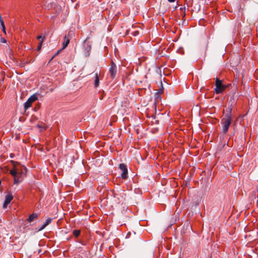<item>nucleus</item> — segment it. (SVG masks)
<instances>
[{
  "label": "nucleus",
  "instance_id": "nucleus-1",
  "mask_svg": "<svg viewBox=\"0 0 258 258\" xmlns=\"http://www.w3.org/2000/svg\"><path fill=\"white\" fill-rule=\"evenodd\" d=\"M231 105L228 108V112L224 115V117L221 120V124L222 125V133L224 134H226L229 128V126L232 122L231 117V111H232Z\"/></svg>",
  "mask_w": 258,
  "mask_h": 258
},
{
  "label": "nucleus",
  "instance_id": "nucleus-2",
  "mask_svg": "<svg viewBox=\"0 0 258 258\" xmlns=\"http://www.w3.org/2000/svg\"><path fill=\"white\" fill-rule=\"evenodd\" d=\"M214 92L216 94H222L226 88V86L222 84V81L218 78L216 79Z\"/></svg>",
  "mask_w": 258,
  "mask_h": 258
},
{
  "label": "nucleus",
  "instance_id": "nucleus-3",
  "mask_svg": "<svg viewBox=\"0 0 258 258\" xmlns=\"http://www.w3.org/2000/svg\"><path fill=\"white\" fill-rule=\"evenodd\" d=\"M117 69L116 64L112 60L109 69V74L112 79H114L117 74Z\"/></svg>",
  "mask_w": 258,
  "mask_h": 258
},
{
  "label": "nucleus",
  "instance_id": "nucleus-4",
  "mask_svg": "<svg viewBox=\"0 0 258 258\" xmlns=\"http://www.w3.org/2000/svg\"><path fill=\"white\" fill-rule=\"evenodd\" d=\"M119 168L122 172L121 174L122 178L126 179L128 177V171L126 165L123 163H121L119 165Z\"/></svg>",
  "mask_w": 258,
  "mask_h": 258
},
{
  "label": "nucleus",
  "instance_id": "nucleus-5",
  "mask_svg": "<svg viewBox=\"0 0 258 258\" xmlns=\"http://www.w3.org/2000/svg\"><path fill=\"white\" fill-rule=\"evenodd\" d=\"M73 34H74V33L73 32L70 31L68 33V35H65V36L64 37V41L63 42L62 49H64L65 48H66L68 46V44L70 43L71 36L72 35H73Z\"/></svg>",
  "mask_w": 258,
  "mask_h": 258
},
{
  "label": "nucleus",
  "instance_id": "nucleus-6",
  "mask_svg": "<svg viewBox=\"0 0 258 258\" xmlns=\"http://www.w3.org/2000/svg\"><path fill=\"white\" fill-rule=\"evenodd\" d=\"M89 37H87L84 41V48L88 55H89V52L91 49V43L89 41Z\"/></svg>",
  "mask_w": 258,
  "mask_h": 258
},
{
  "label": "nucleus",
  "instance_id": "nucleus-7",
  "mask_svg": "<svg viewBox=\"0 0 258 258\" xmlns=\"http://www.w3.org/2000/svg\"><path fill=\"white\" fill-rule=\"evenodd\" d=\"M13 199V196L12 194H8L5 198V200L4 203L3 207V208L5 209L7 207L8 205L10 203V202L12 201V200Z\"/></svg>",
  "mask_w": 258,
  "mask_h": 258
},
{
  "label": "nucleus",
  "instance_id": "nucleus-8",
  "mask_svg": "<svg viewBox=\"0 0 258 258\" xmlns=\"http://www.w3.org/2000/svg\"><path fill=\"white\" fill-rule=\"evenodd\" d=\"M22 181L21 177V174L20 173L18 174L14 177V183L18 184L20 183Z\"/></svg>",
  "mask_w": 258,
  "mask_h": 258
},
{
  "label": "nucleus",
  "instance_id": "nucleus-9",
  "mask_svg": "<svg viewBox=\"0 0 258 258\" xmlns=\"http://www.w3.org/2000/svg\"><path fill=\"white\" fill-rule=\"evenodd\" d=\"M99 85V75L97 73L95 74V80H94V87L97 88Z\"/></svg>",
  "mask_w": 258,
  "mask_h": 258
},
{
  "label": "nucleus",
  "instance_id": "nucleus-10",
  "mask_svg": "<svg viewBox=\"0 0 258 258\" xmlns=\"http://www.w3.org/2000/svg\"><path fill=\"white\" fill-rule=\"evenodd\" d=\"M38 218V215L36 213H33L30 215L28 219V221L29 222H32L34 220Z\"/></svg>",
  "mask_w": 258,
  "mask_h": 258
},
{
  "label": "nucleus",
  "instance_id": "nucleus-11",
  "mask_svg": "<svg viewBox=\"0 0 258 258\" xmlns=\"http://www.w3.org/2000/svg\"><path fill=\"white\" fill-rule=\"evenodd\" d=\"M33 102H31V100H30L29 99L27 101L24 103V109L25 110H27L29 107L31 106V105Z\"/></svg>",
  "mask_w": 258,
  "mask_h": 258
},
{
  "label": "nucleus",
  "instance_id": "nucleus-12",
  "mask_svg": "<svg viewBox=\"0 0 258 258\" xmlns=\"http://www.w3.org/2000/svg\"><path fill=\"white\" fill-rule=\"evenodd\" d=\"M29 99L30 100H31V102H34L35 101H36V100H37V97L36 95H32L29 98Z\"/></svg>",
  "mask_w": 258,
  "mask_h": 258
},
{
  "label": "nucleus",
  "instance_id": "nucleus-13",
  "mask_svg": "<svg viewBox=\"0 0 258 258\" xmlns=\"http://www.w3.org/2000/svg\"><path fill=\"white\" fill-rule=\"evenodd\" d=\"M10 173L11 174L14 176V177L16 176L18 174H19V173L18 172L16 169H13V170H11V171H10Z\"/></svg>",
  "mask_w": 258,
  "mask_h": 258
},
{
  "label": "nucleus",
  "instance_id": "nucleus-14",
  "mask_svg": "<svg viewBox=\"0 0 258 258\" xmlns=\"http://www.w3.org/2000/svg\"><path fill=\"white\" fill-rule=\"evenodd\" d=\"M80 234V231L78 230H74L73 231V234L75 237H78Z\"/></svg>",
  "mask_w": 258,
  "mask_h": 258
},
{
  "label": "nucleus",
  "instance_id": "nucleus-15",
  "mask_svg": "<svg viewBox=\"0 0 258 258\" xmlns=\"http://www.w3.org/2000/svg\"><path fill=\"white\" fill-rule=\"evenodd\" d=\"M51 221H52V219L51 218L47 219L45 221L44 223L43 224H44V226L46 227L48 225H49L51 222Z\"/></svg>",
  "mask_w": 258,
  "mask_h": 258
},
{
  "label": "nucleus",
  "instance_id": "nucleus-16",
  "mask_svg": "<svg viewBox=\"0 0 258 258\" xmlns=\"http://www.w3.org/2000/svg\"><path fill=\"white\" fill-rule=\"evenodd\" d=\"M0 25L1 27L5 26L4 21L3 19L1 14H0Z\"/></svg>",
  "mask_w": 258,
  "mask_h": 258
},
{
  "label": "nucleus",
  "instance_id": "nucleus-17",
  "mask_svg": "<svg viewBox=\"0 0 258 258\" xmlns=\"http://www.w3.org/2000/svg\"><path fill=\"white\" fill-rule=\"evenodd\" d=\"M132 34L134 36H136L139 34V32L138 31H135L132 33Z\"/></svg>",
  "mask_w": 258,
  "mask_h": 258
},
{
  "label": "nucleus",
  "instance_id": "nucleus-18",
  "mask_svg": "<svg viewBox=\"0 0 258 258\" xmlns=\"http://www.w3.org/2000/svg\"><path fill=\"white\" fill-rule=\"evenodd\" d=\"M1 28H2V30L3 32L5 34H6V30L5 26H2V27H1Z\"/></svg>",
  "mask_w": 258,
  "mask_h": 258
},
{
  "label": "nucleus",
  "instance_id": "nucleus-19",
  "mask_svg": "<svg viewBox=\"0 0 258 258\" xmlns=\"http://www.w3.org/2000/svg\"><path fill=\"white\" fill-rule=\"evenodd\" d=\"M43 40L42 39L39 43L38 46V49H41V45H42V42H43Z\"/></svg>",
  "mask_w": 258,
  "mask_h": 258
},
{
  "label": "nucleus",
  "instance_id": "nucleus-20",
  "mask_svg": "<svg viewBox=\"0 0 258 258\" xmlns=\"http://www.w3.org/2000/svg\"><path fill=\"white\" fill-rule=\"evenodd\" d=\"M46 227V226H44V224H43L38 229V231H40L43 229H44Z\"/></svg>",
  "mask_w": 258,
  "mask_h": 258
},
{
  "label": "nucleus",
  "instance_id": "nucleus-21",
  "mask_svg": "<svg viewBox=\"0 0 258 258\" xmlns=\"http://www.w3.org/2000/svg\"><path fill=\"white\" fill-rule=\"evenodd\" d=\"M1 42H2V43H6V40L4 38H1Z\"/></svg>",
  "mask_w": 258,
  "mask_h": 258
},
{
  "label": "nucleus",
  "instance_id": "nucleus-22",
  "mask_svg": "<svg viewBox=\"0 0 258 258\" xmlns=\"http://www.w3.org/2000/svg\"><path fill=\"white\" fill-rule=\"evenodd\" d=\"M59 52V51H58L56 52V53L54 55H53V57L51 58V60H52L56 55H57V54H58Z\"/></svg>",
  "mask_w": 258,
  "mask_h": 258
},
{
  "label": "nucleus",
  "instance_id": "nucleus-23",
  "mask_svg": "<svg viewBox=\"0 0 258 258\" xmlns=\"http://www.w3.org/2000/svg\"><path fill=\"white\" fill-rule=\"evenodd\" d=\"M168 1L170 3H173L175 1V0H168Z\"/></svg>",
  "mask_w": 258,
  "mask_h": 258
},
{
  "label": "nucleus",
  "instance_id": "nucleus-24",
  "mask_svg": "<svg viewBox=\"0 0 258 258\" xmlns=\"http://www.w3.org/2000/svg\"><path fill=\"white\" fill-rule=\"evenodd\" d=\"M41 38H42V36H38L37 37V39H41Z\"/></svg>",
  "mask_w": 258,
  "mask_h": 258
}]
</instances>
